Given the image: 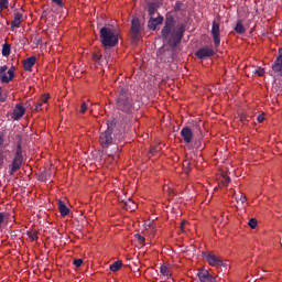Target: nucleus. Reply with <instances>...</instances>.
Segmentation results:
<instances>
[{
  "mask_svg": "<svg viewBox=\"0 0 282 282\" xmlns=\"http://www.w3.org/2000/svg\"><path fill=\"white\" fill-rule=\"evenodd\" d=\"M6 214L3 212H0V228L2 227V224L4 221Z\"/></svg>",
  "mask_w": 282,
  "mask_h": 282,
  "instance_id": "obj_40",
  "label": "nucleus"
},
{
  "mask_svg": "<svg viewBox=\"0 0 282 282\" xmlns=\"http://www.w3.org/2000/svg\"><path fill=\"white\" fill-rule=\"evenodd\" d=\"M4 143V134L0 133V148L3 145Z\"/></svg>",
  "mask_w": 282,
  "mask_h": 282,
  "instance_id": "obj_43",
  "label": "nucleus"
},
{
  "mask_svg": "<svg viewBox=\"0 0 282 282\" xmlns=\"http://www.w3.org/2000/svg\"><path fill=\"white\" fill-rule=\"evenodd\" d=\"M271 75L282 77V48L279 50L276 59L272 64ZM276 91L282 93V80L275 83Z\"/></svg>",
  "mask_w": 282,
  "mask_h": 282,
  "instance_id": "obj_6",
  "label": "nucleus"
},
{
  "mask_svg": "<svg viewBox=\"0 0 282 282\" xmlns=\"http://www.w3.org/2000/svg\"><path fill=\"white\" fill-rule=\"evenodd\" d=\"M83 263H84L83 259H74V261H73V264L76 268H80Z\"/></svg>",
  "mask_w": 282,
  "mask_h": 282,
  "instance_id": "obj_31",
  "label": "nucleus"
},
{
  "mask_svg": "<svg viewBox=\"0 0 282 282\" xmlns=\"http://www.w3.org/2000/svg\"><path fill=\"white\" fill-rule=\"evenodd\" d=\"M231 182L230 177L225 175L223 176V185L228 186V184Z\"/></svg>",
  "mask_w": 282,
  "mask_h": 282,
  "instance_id": "obj_32",
  "label": "nucleus"
},
{
  "mask_svg": "<svg viewBox=\"0 0 282 282\" xmlns=\"http://www.w3.org/2000/svg\"><path fill=\"white\" fill-rule=\"evenodd\" d=\"M181 6H182L181 2H176L174 10H175V11H180Z\"/></svg>",
  "mask_w": 282,
  "mask_h": 282,
  "instance_id": "obj_44",
  "label": "nucleus"
},
{
  "mask_svg": "<svg viewBox=\"0 0 282 282\" xmlns=\"http://www.w3.org/2000/svg\"><path fill=\"white\" fill-rule=\"evenodd\" d=\"M203 259L206 260L210 267H225L223 259H220L219 256H216L214 252H203Z\"/></svg>",
  "mask_w": 282,
  "mask_h": 282,
  "instance_id": "obj_7",
  "label": "nucleus"
},
{
  "mask_svg": "<svg viewBox=\"0 0 282 282\" xmlns=\"http://www.w3.org/2000/svg\"><path fill=\"white\" fill-rule=\"evenodd\" d=\"M53 2H55L56 4H58V6H63V1L64 0H52Z\"/></svg>",
  "mask_w": 282,
  "mask_h": 282,
  "instance_id": "obj_45",
  "label": "nucleus"
},
{
  "mask_svg": "<svg viewBox=\"0 0 282 282\" xmlns=\"http://www.w3.org/2000/svg\"><path fill=\"white\" fill-rule=\"evenodd\" d=\"M184 225H185V221H182L181 223V229L184 230Z\"/></svg>",
  "mask_w": 282,
  "mask_h": 282,
  "instance_id": "obj_46",
  "label": "nucleus"
},
{
  "mask_svg": "<svg viewBox=\"0 0 282 282\" xmlns=\"http://www.w3.org/2000/svg\"><path fill=\"white\" fill-rule=\"evenodd\" d=\"M7 69H8L7 65L1 66V68H0V82L9 84L10 82H12V79H14L15 73H14V68H10L8 70V75H9L8 76L7 73H6Z\"/></svg>",
  "mask_w": 282,
  "mask_h": 282,
  "instance_id": "obj_9",
  "label": "nucleus"
},
{
  "mask_svg": "<svg viewBox=\"0 0 282 282\" xmlns=\"http://www.w3.org/2000/svg\"><path fill=\"white\" fill-rule=\"evenodd\" d=\"M87 109H88V106L86 102H83L82 104V107H80V113H86L87 112Z\"/></svg>",
  "mask_w": 282,
  "mask_h": 282,
  "instance_id": "obj_37",
  "label": "nucleus"
},
{
  "mask_svg": "<svg viewBox=\"0 0 282 282\" xmlns=\"http://www.w3.org/2000/svg\"><path fill=\"white\" fill-rule=\"evenodd\" d=\"M118 150H119V148L118 147H116V151L118 152Z\"/></svg>",
  "mask_w": 282,
  "mask_h": 282,
  "instance_id": "obj_48",
  "label": "nucleus"
},
{
  "mask_svg": "<svg viewBox=\"0 0 282 282\" xmlns=\"http://www.w3.org/2000/svg\"><path fill=\"white\" fill-rule=\"evenodd\" d=\"M35 63H36V56H30L29 58L24 59L23 68L26 72H31Z\"/></svg>",
  "mask_w": 282,
  "mask_h": 282,
  "instance_id": "obj_17",
  "label": "nucleus"
},
{
  "mask_svg": "<svg viewBox=\"0 0 282 282\" xmlns=\"http://www.w3.org/2000/svg\"><path fill=\"white\" fill-rule=\"evenodd\" d=\"M10 8V0H0V12Z\"/></svg>",
  "mask_w": 282,
  "mask_h": 282,
  "instance_id": "obj_27",
  "label": "nucleus"
},
{
  "mask_svg": "<svg viewBox=\"0 0 282 282\" xmlns=\"http://www.w3.org/2000/svg\"><path fill=\"white\" fill-rule=\"evenodd\" d=\"M122 261H115L111 265H109V270L112 272H117L120 270V268H122Z\"/></svg>",
  "mask_w": 282,
  "mask_h": 282,
  "instance_id": "obj_23",
  "label": "nucleus"
},
{
  "mask_svg": "<svg viewBox=\"0 0 282 282\" xmlns=\"http://www.w3.org/2000/svg\"><path fill=\"white\" fill-rule=\"evenodd\" d=\"M93 62L98 63L99 65H101L102 63V55L99 52H94L91 55Z\"/></svg>",
  "mask_w": 282,
  "mask_h": 282,
  "instance_id": "obj_25",
  "label": "nucleus"
},
{
  "mask_svg": "<svg viewBox=\"0 0 282 282\" xmlns=\"http://www.w3.org/2000/svg\"><path fill=\"white\" fill-rule=\"evenodd\" d=\"M248 225H249V227H250L252 230H254V229L257 228V226H258V220H257V218H250L249 221H248Z\"/></svg>",
  "mask_w": 282,
  "mask_h": 282,
  "instance_id": "obj_29",
  "label": "nucleus"
},
{
  "mask_svg": "<svg viewBox=\"0 0 282 282\" xmlns=\"http://www.w3.org/2000/svg\"><path fill=\"white\" fill-rule=\"evenodd\" d=\"M164 21L163 15H159L158 18H151L148 22V28L151 29L152 31H155L158 25L162 24Z\"/></svg>",
  "mask_w": 282,
  "mask_h": 282,
  "instance_id": "obj_16",
  "label": "nucleus"
},
{
  "mask_svg": "<svg viewBox=\"0 0 282 282\" xmlns=\"http://www.w3.org/2000/svg\"><path fill=\"white\" fill-rule=\"evenodd\" d=\"M123 207L126 210L133 212L137 209L138 205L135 204V202L131 200V198H128V200L124 202Z\"/></svg>",
  "mask_w": 282,
  "mask_h": 282,
  "instance_id": "obj_21",
  "label": "nucleus"
},
{
  "mask_svg": "<svg viewBox=\"0 0 282 282\" xmlns=\"http://www.w3.org/2000/svg\"><path fill=\"white\" fill-rule=\"evenodd\" d=\"M23 163V148L22 143L19 142L15 148V153L13 160L11 161V165L9 166V176H13L17 171L21 170V165Z\"/></svg>",
  "mask_w": 282,
  "mask_h": 282,
  "instance_id": "obj_5",
  "label": "nucleus"
},
{
  "mask_svg": "<svg viewBox=\"0 0 282 282\" xmlns=\"http://www.w3.org/2000/svg\"><path fill=\"white\" fill-rule=\"evenodd\" d=\"M161 8L160 2H149L148 4V14L153 18L155 12Z\"/></svg>",
  "mask_w": 282,
  "mask_h": 282,
  "instance_id": "obj_18",
  "label": "nucleus"
},
{
  "mask_svg": "<svg viewBox=\"0 0 282 282\" xmlns=\"http://www.w3.org/2000/svg\"><path fill=\"white\" fill-rule=\"evenodd\" d=\"M48 99H50V94H43V96L41 97L42 105H47Z\"/></svg>",
  "mask_w": 282,
  "mask_h": 282,
  "instance_id": "obj_30",
  "label": "nucleus"
},
{
  "mask_svg": "<svg viewBox=\"0 0 282 282\" xmlns=\"http://www.w3.org/2000/svg\"><path fill=\"white\" fill-rule=\"evenodd\" d=\"M4 164V154L0 153V167Z\"/></svg>",
  "mask_w": 282,
  "mask_h": 282,
  "instance_id": "obj_42",
  "label": "nucleus"
},
{
  "mask_svg": "<svg viewBox=\"0 0 282 282\" xmlns=\"http://www.w3.org/2000/svg\"><path fill=\"white\" fill-rule=\"evenodd\" d=\"M131 31H132V37L138 39V36L141 32V20L140 19H138V18L132 19Z\"/></svg>",
  "mask_w": 282,
  "mask_h": 282,
  "instance_id": "obj_14",
  "label": "nucleus"
},
{
  "mask_svg": "<svg viewBox=\"0 0 282 282\" xmlns=\"http://www.w3.org/2000/svg\"><path fill=\"white\" fill-rule=\"evenodd\" d=\"M215 54L216 52L213 48V45H206V46H203V48L197 50V52L195 53V56H197L198 59H208Z\"/></svg>",
  "mask_w": 282,
  "mask_h": 282,
  "instance_id": "obj_8",
  "label": "nucleus"
},
{
  "mask_svg": "<svg viewBox=\"0 0 282 282\" xmlns=\"http://www.w3.org/2000/svg\"><path fill=\"white\" fill-rule=\"evenodd\" d=\"M117 109L122 112L130 113L133 109V99L129 87L120 86L118 88V96L116 97Z\"/></svg>",
  "mask_w": 282,
  "mask_h": 282,
  "instance_id": "obj_2",
  "label": "nucleus"
},
{
  "mask_svg": "<svg viewBox=\"0 0 282 282\" xmlns=\"http://www.w3.org/2000/svg\"><path fill=\"white\" fill-rule=\"evenodd\" d=\"M100 39L104 47H116L119 41V32L117 29H111V26H102L100 29Z\"/></svg>",
  "mask_w": 282,
  "mask_h": 282,
  "instance_id": "obj_3",
  "label": "nucleus"
},
{
  "mask_svg": "<svg viewBox=\"0 0 282 282\" xmlns=\"http://www.w3.org/2000/svg\"><path fill=\"white\" fill-rule=\"evenodd\" d=\"M58 209L62 217H66L70 213V208L67 207L64 200H58Z\"/></svg>",
  "mask_w": 282,
  "mask_h": 282,
  "instance_id": "obj_19",
  "label": "nucleus"
},
{
  "mask_svg": "<svg viewBox=\"0 0 282 282\" xmlns=\"http://www.w3.org/2000/svg\"><path fill=\"white\" fill-rule=\"evenodd\" d=\"M234 31L236 32V34H246L247 30L246 26L243 25L242 20L237 21Z\"/></svg>",
  "mask_w": 282,
  "mask_h": 282,
  "instance_id": "obj_20",
  "label": "nucleus"
},
{
  "mask_svg": "<svg viewBox=\"0 0 282 282\" xmlns=\"http://www.w3.org/2000/svg\"><path fill=\"white\" fill-rule=\"evenodd\" d=\"M186 32V25L184 23H177L175 25V18L171 13H166L163 29L161 30V37L163 41H167L171 47H177L182 42Z\"/></svg>",
  "mask_w": 282,
  "mask_h": 282,
  "instance_id": "obj_1",
  "label": "nucleus"
},
{
  "mask_svg": "<svg viewBox=\"0 0 282 282\" xmlns=\"http://www.w3.org/2000/svg\"><path fill=\"white\" fill-rule=\"evenodd\" d=\"M22 19H23V13L21 12L13 13V20L11 22V31H14V29L21 28Z\"/></svg>",
  "mask_w": 282,
  "mask_h": 282,
  "instance_id": "obj_15",
  "label": "nucleus"
},
{
  "mask_svg": "<svg viewBox=\"0 0 282 282\" xmlns=\"http://www.w3.org/2000/svg\"><path fill=\"white\" fill-rule=\"evenodd\" d=\"M248 200L246 195H240V197L238 198L237 203H241V204H246Z\"/></svg>",
  "mask_w": 282,
  "mask_h": 282,
  "instance_id": "obj_34",
  "label": "nucleus"
},
{
  "mask_svg": "<svg viewBox=\"0 0 282 282\" xmlns=\"http://www.w3.org/2000/svg\"><path fill=\"white\" fill-rule=\"evenodd\" d=\"M42 107H43V101H42V99H41V100H39V102H37L36 106H35L36 112H39V110H42Z\"/></svg>",
  "mask_w": 282,
  "mask_h": 282,
  "instance_id": "obj_39",
  "label": "nucleus"
},
{
  "mask_svg": "<svg viewBox=\"0 0 282 282\" xmlns=\"http://www.w3.org/2000/svg\"><path fill=\"white\" fill-rule=\"evenodd\" d=\"M264 73H265V70H264L263 68H257V69L254 70V74L258 75V76H263Z\"/></svg>",
  "mask_w": 282,
  "mask_h": 282,
  "instance_id": "obj_36",
  "label": "nucleus"
},
{
  "mask_svg": "<svg viewBox=\"0 0 282 282\" xmlns=\"http://www.w3.org/2000/svg\"><path fill=\"white\" fill-rule=\"evenodd\" d=\"M185 164H189L188 161H185Z\"/></svg>",
  "mask_w": 282,
  "mask_h": 282,
  "instance_id": "obj_49",
  "label": "nucleus"
},
{
  "mask_svg": "<svg viewBox=\"0 0 282 282\" xmlns=\"http://www.w3.org/2000/svg\"><path fill=\"white\" fill-rule=\"evenodd\" d=\"M116 120H108L107 130L100 133L99 142L102 149H109L110 145L117 142V137L115 133Z\"/></svg>",
  "mask_w": 282,
  "mask_h": 282,
  "instance_id": "obj_4",
  "label": "nucleus"
},
{
  "mask_svg": "<svg viewBox=\"0 0 282 282\" xmlns=\"http://www.w3.org/2000/svg\"><path fill=\"white\" fill-rule=\"evenodd\" d=\"M12 51V46L10 45V43H4V45L2 46V56H10Z\"/></svg>",
  "mask_w": 282,
  "mask_h": 282,
  "instance_id": "obj_24",
  "label": "nucleus"
},
{
  "mask_svg": "<svg viewBox=\"0 0 282 282\" xmlns=\"http://www.w3.org/2000/svg\"><path fill=\"white\" fill-rule=\"evenodd\" d=\"M25 107L22 106L21 104H17L15 105V109H13V112H12V118L13 120H20L21 117L25 116Z\"/></svg>",
  "mask_w": 282,
  "mask_h": 282,
  "instance_id": "obj_13",
  "label": "nucleus"
},
{
  "mask_svg": "<svg viewBox=\"0 0 282 282\" xmlns=\"http://www.w3.org/2000/svg\"><path fill=\"white\" fill-rule=\"evenodd\" d=\"M264 120H265V113H260V115L257 117V121H258L259 123H262Z\"/></svg>",
  "mask_w": 282,
  "mask_h": 282,
  "instance_id": "obj_35",
  "label": "nucleus"
},
{
  "mask_svg": "<svg viewBox=\"0 0 282 282\" xmlns=\"http://www.w3.org/2000/svg\"><path fill=\"white\" fill-rule=\"evenodd\" d=\"M197 278L199 279V282H218L217 279L214 278V275L210 274V272L207 271L206 269L198 271Z\"/></svg>",
  "mask_w": 282,
  "mask_h": 282,
  "instance_id": "obj_12",
  "label": "nucleus"
},
{
  "mask_svg": "<svg viewBox=\"0 0 282 282\" xmlns=\"http://www.w3.org/2000/svg\"><path fill=\"white\" fill-rule=\"evenodd\" d=\"M28 237L31 241H36L39 240V234L37 231H34V230H30L28 231Z\"/></svg>",
  "mask_w": 282,
  "mask_h": 282,
  "instance_id": "obj_26",
  "label": "nucleus"
},
{
  "mask_svg": "<svg viewBox=\"0 0 282 282\" xmlns=\"http://www.w3.org/2000/svg\"><path fill=\"white\" fill-rule=\"evenodd\" d=\"M160 272L161 274H163V276H167V278L171 276V271L167 268V265H161Z\"/></svg>",
  "mask_w": 282,
  "mask_h": 282,
  "instance_id": "obj_28",
  "label": "nucleus"
},
{
  "mask_svg": "<svg viewBox=\"0 0 282 282\" xmlns=\"http://www.w3.org/2000/svg\"><path fill=\"white\" fill-rule=\"evenodd\" d=\"M135 237H137V239L139 240L140 243H144V241H145L144 237H142L141 235H137Z\"/></svg>",
  "mask_w": 282,
  "mask_h": 282,
  "instance_id": "obj_41",
  "label": "nucleus"
},
{
  "mask_svg": "<svg viewBox=\"0 0 282 282\" xmlns=\"http://www.w3.org/2000/svg\"><path fill=\"white\" fill-rule=\"evenodd\" d=\"M7 96L6 94H2V88L0 87V102H6Z\"/></svg>",
  "mask_w": 282,
  "mask_h": 282,
  "instance_id": "obj_38",
  "label": "nucleus"
},
{
  "mask_svg": "<svg viewBox=\"0 0 282 282\" xmlns=\"http://www.w3.org/2000/svg\"><path fill=\"white\" fill-rule=\"evenodd\" d=\"M181 137L184 140V143L189 144L193 142L194 132L191 127H183L181 130Z\"/></svg>",
  "mask_w": 282,
  "mask_h": 282,
  "instance_id": "obj_11",
  "label": "nucleus"
},
{
  "mask_svg": "<svg viewBox=\"0 0 282 282\" xmlns=\"http://www.w3.org/2000/svg\"><path fill=\"white\" fill-rule=\"evenodd\" d=\"M212 35H213V39H214L215 46L219 47L220 41H221L220 23L216 22V20L213 21Z\"/></svg>",
  "mask_w": 282,
  "mask_h": 282,
  "instance_id": "obj_10",
  "label": "nucleus"
},
{
  "mask_svg": "<svg viewBox=\"0 0 282 282\" xmlns=\"http://www.w3.org/2000/svg\"><path fill=\"white\" fill-rule=\"evenodd\" d=\"M116 158H118V154H116V156H113V160H116Z\"/></svg>",
  "mask_w": 282,
  "mask_h": 282,
  "instance_id": "obj_47",
  "label": "nucleus"
},
{
  "mask_svg": "<svg viewBox=\"0 0 282 282\" xmlns=\"http://www.w3.org/2000/svg\"><path fill=\"white\" fill-rule=\"evenodd\" d=\"M161 148L154 147L150 149V155H155V153L160 152Z\"/></svg>",
  "mask_w": 282,
  "mask_h": 282,
  "instance_id": "obj_33",
  "label": "nucleus"
},
{
  "mask_svg": "<svg viewBox=\"0 0 282 282\" xmlns=\"http://www.w3.org/2000/svg\"><path fill=\"white\" fill-rule=\"evenodd\" d=\"M173 55V52H163V55L160 56V59L164 63H167L171 62V59H174Z\"/></svg>",
  "mask_w": 282,
  "mask_h": 282,
  "instance_id": "obj_22",
  "label": "nucleus"
}]
</instances>
